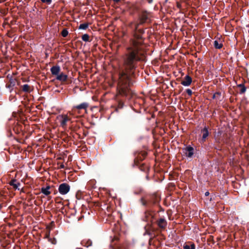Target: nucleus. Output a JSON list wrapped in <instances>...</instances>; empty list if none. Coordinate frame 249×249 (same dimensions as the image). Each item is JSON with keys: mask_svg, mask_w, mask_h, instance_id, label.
<instances>
[{"mask_svg": "<svg viewBox=\"0 0 249 249\" xmlns=\"http://www.w3.org/2000/svg\"><path fill=\"white\" fill-rule=\"evenodd\" d=\"M142 40L141 36L134 35V38L130 40L129 46L126 49V53L124 59L125 70L119 74L117 89L120 94L125 96L129 91L130 85V75L133 73L132 71L136 67V62L143 60L142 57Z\"/></svg>", "mask_w": 249, "mask_h": 249, "instance_id": "nucleus-1", "label": "nucleus"}, {"mask_svg": "<svg viewBox=\"0 0 249 249\" xmlns=\"http://www.w3.org/2000/svg\"><path fill=\"white\" fill-rule=\"evenodd\" d=\"M57 119L60 123V125L64 129L67 127V123L71 120V118H69L66 114L59 115L57 117Z\"/></svg>", "mask_w": 249, "mask_h": 249, "instance_id": "nucleus-2", "label": "nucleus"}, {"mask_svg": "<svg viewBox=\"0 0 249 249\" xmlns=\"http://www.w3.org/2000/svg\"><path fill=\"white\" fill-rule=\"evenodd\" d=\"M70 190V185L66 183L61 184L58 187V192L62 195H66Z\"/></svg>", "mask_w": 249, "mask_h": 249, "instance_id": "nucleus-3", "label": "nucleus"}, {"mask_svg": "<svg viewBox=\"0 0 249 249\" xmlns=\"http://www.w3.org/2000/svg\"><path fill=\"white\" fill-rule=\"evenodd\" d=\"M194 148L191 146H188L184 149V152L188 158H191L194 155Z\"/></svg>", "mask_w": 249, "mask_h": 249, "instance_id": "nucleus-4", "label": "nucleus"}, {"mask_svg": "<svg viewBox=\"0 0 249 249\" xmlns=\"http://www.w3.org/2000/svg\"><path fill=\"white\" fill-rule=\"evenodd\" d=\"M192 82V78L189 76H185L184 79L182 81L181 84L184 86H189L191 85Z\"/></svg>", "mask_w": 249, "mask_h": 249, "instance_id": "nucleus-5", "label": "nucleus"}, {"mask_svg": "<svg viewBox=\"0 0 249 249\" xmlns=\"http://www.w3.org/2000/svg\"><path fill=\"white\" fill-rule=\"evenodd\" d=\"M158 226L162 229H164L167 226V221L163 218H160L157 222Z\"/></svg>", "mask_w": 249, "mask_h": 249, "instance_id": "nucleus-6", "label": "nucleus"}, {"mask_svg": "<svg viewBox=\"0 0 249 249\" xmlns=\"http://www.w3.org/2000/svg\"><path fill=\"white\" fill-rule=\"evenodd\" d=\"M68 76L66 74H64L63 73H58V75H56V79L57 80L64 82L66 81L67 79Z\"/></svg>", "mask_w": 249, "mask_h": 249, "instance_id": "nucleus-7", "label": "nucleus"}, {"mask_svg": "<svg viewBox=\"0 0 249 249\" xmlns=\"http://www.w3.org/2000/svg\"><path fill=\"white\" fill-rule=\"evenodd\" d=\"M60 71V67L58 66H53L51 68L52 74L54 75H57Z\"/></svg>", "mask_w": 249, "mask_h": 249, "instance_id": "nucleus-8", "label": "nucleus"}, {"mask_svg": "<svg viewBox=\"0 0 249 249\" xmlns=\"http://www.w3.org/2000/svg\"><path fill=\"white\" fill-rule=\"evenodd\" d=\"M201 133H202V141L205 142L206 139L209 135V132L207 127H204L202 130Z\"/></svg>", "mask_w": 249, "mask_h": 249, "instance_id": "nucleus-9", "label": "nucleus"}, {"mask_svg": "<svg viewBox=\"0 0 249 249\" xmlns=\"http://www.w3.org/2000/svg\"><path fill=\"white\" fill-rule=\"evenodd\" d=\"M9 184L12 186L15 189H19L18 187L20 185V183L16 179L11 180L9 182Z\"/></svg>", "mask_w": 249, "mask_h": 249, "instance_id": "nucleus-10", "label": "nucleus"}, {"mask_svg": "<svg viewBox=\"0 0 249 249\" xmlns=\"http://www.w3.org/2000/svg\"><path fill=\"white\" fill-rule=\"evenodd\" d=\"M88 107V104L87 103H83L79 105L75 106L73 107V108L78 109H86Z\"/></svg>", "mask_w": 249, "mask_h": 249, "instance_id": "nucleus-11", "label": "nucleus"}, {"mask_svg": "<svg viewBox=\"0 0 249 249\" xmlns=\"http://www.w3.org/2000/svg\"><path fill=\"white\" fill-rule=\"evenodd\" d=\"M50 187L49 186H47L46 188H41V193L46 196L49 195L51 194V192L49 191Z\"/></svg>", "mask_w": 249, "mask_h": 249, "instance_id": "nucleus-12", "label": "nucleus"}, {"mask_svg": "<svg viewBox=\"0 0 249 249\" xmlns=\"http://www.w3.org/2000/svg\"><path fill=\"white\" fill-rule=\"evenodd\" d=\"M213 45L216 49H220L223 47L222 43L218 40H216L214 41Z\"/></svg>", "mask_w": 249, "mask_h": 249, "instance_id": "nucleus-13", "label": "nucleus"}, {"mask_svg": "<svg viewBox=\"0 0 249 249\" xmlns=\"http://www.w3.org/2000/svg\"><path fill=\"white\" fill-rule=\"evenodd\" d=\"M183 249H195V245L194 244H186L183 245Z\"/></svg>", "mask_w": 249, "mask_h": 249, "instance_id": "nucleus-14", "label": "nucleus"}, {"mask_svg": "<svg viewBox=\"0 0 249 249\" xmlns=\"http://www.w3.org/2000/svg\"><path fill=\"white\" fill-rule=\"evenodd\" d=\"M22 90L25 92H30V87L27 84H25L22 87Z\"/></svg>", "mask_w": 249, "mask_h": 249, "instance_id": "nucleus-15", "label": "nucleus"}, {"mask_svg": "<svg viewBox=\"0 0 249 249\" xmlns=\"http://www.w3.org/2000/svg\"><path fill=\"white\" fill-rule=\"evenodd\" d=\"M88 26H89V24L88 23L81 24L79 25V29H82V30H86V29L88 28Z\"/></svg>", "mask_w": 249, "mask_h": 249, "instance_id": "nucleus-16", "label": "nucleus"}, {"mask_svg": "<svg viewBox=\"0 0 249 249\" xmlns=\"http://www.w3.org/2000/svg\"><path fill=\"white\" fill-rule=\"evenodd\" d=\"M89 36L88 34H84L82 36V39L84 41H89Z\"/></svg>", "mask_w": 249, "mask_h": 249, "instance_id": "nucleus-17", "label": "nucleus"}, {"mask_svg": "<svg viewBox=\"0 0 249 249\" xmlns=\"http://www.w3.org/2000/svg\"><path fill=\"white\" fill-rule=\"evenodd\" d=\"M147 19V17L146 14H143L142 15L141 18V22L143 23Z\"/></svg>", "mask_w": 249, "mask_h": 249, "instance_id": "nucleus-18", "label": "nucleus"}, {"mask_svg": "<svg viewBox=\"0 0 249 249\" xmlns=\"http://www.w3.org/2000/svg\"><path fill=\"white\" fill-rule=\"evenodd\" d=\"M68 35V31L67 29H64L61 32V35L63 37H66Z\"/></svg>", "mask_w": 249, "mask_h": 249, "instance_id": "nucleus-19", "label": "nucleus"}, {"mask_svg": "<svg viewBox=\"0 0 249 249\" xmlns=\"http://www.w3.org/2000/svg\"><path fill=\"white\" fill-rule=\"evenodd\" d=\"M246 90V88L245 87V86H242V87L241 88V90H240V93H244L245 92Z\"/></svg>", "mask_w": 249, "mask_h": 249, "instance_id": "nucleus-20", "label": "nucleus"}, {"mask_svg": "<svg viewBox=\"0 0 249 249\" xmlns=\"http://www.w3.org/2000/svg\"><path fill=\"white\" fill-rule=\"evenodd\" d=\"M42 2L46 3L47 4H50L52 2V0H41Z\"/></svg>", "mask_w": 249, "mask_h": 249, "instance_id": "nucleus-21", "label": "nucleus"}, {"mask_svg": "<svg viewBox=\"0 0 249 249\" xmlns=\"http://www.w3.org/2000/svg\"><path fill=\"white\" fill-rule=\"evenodd\" d=\"M186 92L187 93V94L189 95H191L192 94V91L191 89H187L186 90Z\"/></svg>", "mask_w": 249, "mask_h": 249, "instance_id": "nucleus-22", "label": "nucleus"}, {"mask_svg": "<svg viewBox=\"0 0 249 249\" xmlns=\"http://www.w3.org/2000/svg\"><path fill=\"white\" fill-rule=\"evenodd\" d=\"M59 168H61V169L64 168H65V166H64V165L63 164H60V165L59 166Z\"/></svg>", "mask_w": 249, "mask_h": 249, "instance_id": "nucleus-23", "label": "nucleus"}, {"mask_svg": "<svg viewBox=\"0 0 249 249\" xmlns=\"http://www.w3.org/2000/svg\"><path fill=\"white\" fill-rule=\"evenodd\" d=\"M238 87H240L241 88L242 87V86H244V85L243 84H239L237 86Z\"/></svg>", "mask_w": 249, "mask_h": 249, "instance_id": "nucleus-24", "label": "nucleus"}, {"mask_svg": "<svg viewBox=\"0 0 249 249\" xmlns=\"http://www.w3.org/2000/svg\"><path fill=\"white\" fill-rule=\"evenodd\" d=\"M205 195L206 196H209V192H205Z\"/></svg>", "mask_w": 249, "mask_h": 249, "instance_id": "nucleus-25", "label": "nucleus"}, {"mask_svg": "<svg viewBox=\"0 0 249 249\" xmlns=\"http://www.w3.org/2000/svg\"><path fill=\"white\" fill-rule=\"evenodd\" d=\"M147 1L149 3H151L153 1V0H147Z\"/></svg>", "mask_w": 249, "mask_h": 249, "instance_id": "nucleus-26", "label": "nucleus"}, {"mask_svg": "<svg viewBox=\"0 0 249 249\" xmlns=\"http://www.w3.org/2000/svg\"><path fill=\"white\" fill-rule=\"evenodd\" d=\"M114 1H116V2H118L120 0H113Z\"/></svg>", "mask_w": 249, "mask_h": 249, "instance_id": "nucleus-27", "label": "nucleus"}, {"mask_svg": "<svg viewBox=\"0 0 249 249\" xmlns=\"http://www.w3.org/2000/svg\"><path fill=\"white\" fill-rule=\"evenodd\" d=\"M137 27H138V25H136V27H135L136 30L137 29Z\"/></svg>", "mask_w": 249, "mask_h": 249, "instance_id": "nucleus-28", "label": "nucleus"}]
</instances>
